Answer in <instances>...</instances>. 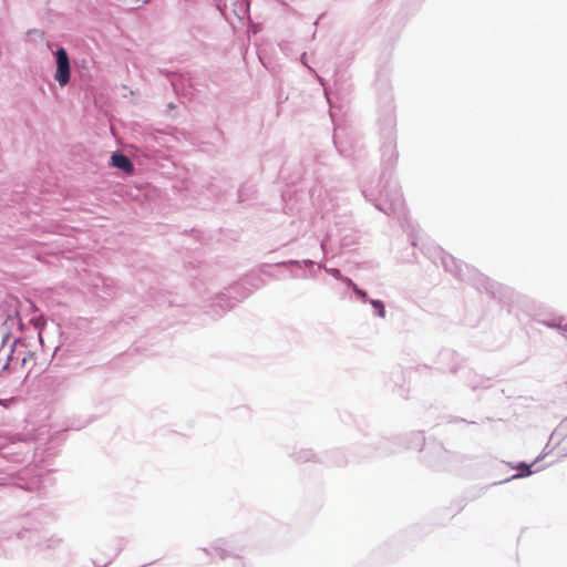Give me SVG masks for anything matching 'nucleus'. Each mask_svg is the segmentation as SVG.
<instances>
[{"label":"nucleus","mask_w":567,"mask_h":567,"mask_svg":"<svg viewBox=\"0 0 567 567\" xmlns=\"http://www.w3.org/2000/svg\"><path fill=\"white\" fill-rule=\"evenodd\" d=\"M207 192L209 194H213V195H216V192H215V185L213 183H210L208 186H207Z\"/></svg>","instance_id":"nucleus-31"},{"label":"nucleus","mask_w":567,"mask_h":567,"mask_svg":"<svg viewBox=\"0 0 567 567\" xmlns=\"http://www.w3.org/2000/svg\"><path fill=\"white\" fill-rule=\"evenodd\" d=\"M16 343L17 340L11 344L10 351L8 353H3L0 355V375L10 370V362L12 360Z\"/></svg>","instance_id":"nucleus-18"},{"label":"nucleus","mask_w":567,"mask_h":567,"mask_svg":"<svg viewBox=\"0 0 567 567\" xmlns=\"http://www.w3.org/2000/svg\"><path fill=\"white\" fill-rule=\"evenodd\" d=\"M417 245H419V239H417V238H415V237H414V238H412V240H411V246H412L413 248H415V247H417Z\"/></svg>","instance_id":"nucleus-34"},{"label":"nucleus","mask_w":567,"mask_h":567,"mask_svg":"<svg viewBox=\"0 0 567 567\" xmlns=\"http://www.w3.org/2000/svg\"><path fill=\"white\" fill-rule=\"evenodd\" d=\"M316 265L318 266V269H323L324 270V267H327L323 262H318Z\"/></svg>","instance_id":"nucleus-35"},{"label":"nucleus","mask_w":567,"mask_h":567,"mask_svg":"<svg viewBox=\"0 0 567 567\" xmlns=\"http://www.w3.org/2000/svg\"><path fill=\"white\" fill-rule=\"evenodd\" d=\"M561 320H563V318H557V319H551V320H545V321H543V323L549 328H560L565 333H567V324L561 326L560 324Z\"/></svg>","instance_id":"nucleus-25"},{"label":"nucleus","mask_w":567,"mask_h":567,"mask_svg":"<svg viewBox=\"0 0 567 567\" xmlns=\"http://www.w3.org/2000/svg\"><path fill=\"white\" fill-rule=\"evenodd\" d=\"M249 295L250 290L245 287L244 282H236L224 292L218 293L210 305V308L220 316L234 308L237 302L244 300Z\"/></svg>","instance_id":"nucleus-5"},{"label":"nucleus","mask_w":567,"mask_h":567,"mask_svg":"<svg viewBox=\"0 0 567 567\" xmlns=\"http://www.w3.org/2000/svg\"><path fill=\"white\" fill-rule=\"evenodd\" d=\"M43 514L50 515V513L41 506L10 522L11 529L14 530L17 537L24 540L28 547L38 550L51 549L61 544V538L58 536L45 537L41 534L43 523L41 516Z\"/></svg>","instance_id":"nucleus-3"},{"label":"nucleus","mask_w":567,"mask_h":567,"mask_svg":"<svg viewBox=\"0 0 567 567\" xmlns=\"http://www.w3.org/2000/svg\"><path fill=\"white\" fill-rule=\"evenodd\" d=\"M436 450L440 456L445 457L446 451L442 446H437Z\"/></svg>","instance_id":"nucleus-32"},{"label":"nucleus","mask_w":567,"mask_h":567,"mask_svg":"<svg viewBox=\"0 0 567 567\" xmlns=\"http://www.w3.org/2000/svg\"><path fill=\"white\" fill-rule=\"evenodd\" d=\"M342 284H344V286L351 290H353L355 287H358V285L349 277H346L343 276L342 279L340 280Z\"/></svg>","instance_id":"nucleus-28"},{"label":"nucleus","mask_w":567,"mask_h":567,"mask_svg":"<svg viewBox=\"0 0 567 567\" xmlns=\"http://www.w3.org/2000/svg\"><path fill=\"white\" fill-rule=\"evenodd\" d=\"M166 76L169 80V83L176 94L181 92H185L186 87L190 85L189 79L183 74H178L175 72H165Z\"/></svg>","instance_id":"nucleus-12"},{"label":"nucleus","mask_w":567,"mask_h":567,"mask_svg":"<svg viewBox=\"0 0 567 567\" xmlns=\"http://www.w3.org/2000/svg\"><path fill=\"white\" fill-rule=\"evenodd\" d=\"M423 254L432 260L434 265H441L445 271L453 275L461 281H466L474 286L480 291H485L493 298H499L504 289L497 282L492 281L489 278L481 274L477 269L456 260L452 255L444 251L441 247L435 245H427L422 248Z\"/></svg>","instance_id":"nucleus-2"},{"label":"nucleus","mask_w":567,"mask_h":567,"mask_svg":"<svg viewBox=\"0 0 567 567\" xmlns=\"http://www.w3.org/2000/svg\"><path fill=\"white\" fill-rule=\"evenodd\" d=\"M292 277L293 278H306V272L305 271L296 272V274H292Z\"/></svg>","instance_id":"nucleus-33"},{"label":"nucleus","mask_w":567,"mask_h":567,"mask_svg":"<svg viewBox=\"0 0 567 567\" xmlns=\"http://www.w3.org/2000/svg\"><path fill=\"white\" fill-rule=\"evenodd\" d=\"M264 275L270 276L265 269H262Z\"/></svg>","instance_id":"nucleus-37"},{"label":"nucleus","mask_w":567,"mask_h":567,"mask_svg":"<svg viewBox=\"0 0 567 567\" xmlns=\"http://www.w3.org/2000/svg\"><path fill=\"white\" fill-rule=\"evenodd\" d=\"M8 339H9V333L3 334L2 341H1V344H0V355L3 354L2 350H3V347H4V344H6Z\"/></svg>","instance_id":"nucleus-30"},{"label":"nucleus","mask_w":567,"mask_h":567,"mask_svg":"<svg viewBox=\"0 0 567 567\" xmlns=\"http://www.w3.org/2000/svg\"><path fill=\"white\" fill-rule=\"evenodd\" d=\"M352 292H353L355 299L362 303H368L371 300L368 292L364 289L360 288L359 286L355 287L352 290Z\"/></svg>","instance_id":"nucleus-23"},{"label":"nucleus","mask_w":567,"mask_h":567,"mask_svg":"<svg viewBox=\"0 0 567 567\" xmlns=\"http://www.w3.org/2000/svg\"><path fill=\"white\" fill-rule=\"evenodd\" d=\"M333 207L334 205L331 199L329 200V203H326V199H322V203L320 204V209L323 216L328 215V213L331 212Z\"/></svg>","instance_id":"nucleus-27"},{"label":"nucleus","mask_w":567,"mask_h":567,"mask_svg":"<svg viewBox=\"0 0 567 567\" xmlns=\"http://www.w3.org/2000/svg\"><path fill=\"white\" fill-rule=\"evenodd\" d=\"M354 244V236L350 230L341 231L338 226L331 227L326 237L321 240L320 247L324 255H328L329 250L334 249V246L341 248H348Z\"/></svg>","instance_id":"nucleus-7"},{"label":"nucleus","mask_w":567,"mask_h":567,"mask_svg":"<svg viewBox=\"0 0 567 567\" xmlns=\"http://www.w3.org/2000/svg\"><path fill=\"white\" fill-rule=\"evenodd\" d=\"M463 359L454 351L444 349L439 352L435 361L436 369L441 372L456 373L463 368Z\"/></svg>","instance_id":"nucleus-10"},{"label":"nucleus","mask_w":567,"mask_h":567,"mask_svg":"<svg viewBox=\"0 0 567 567\" xmlns=\"http://www.w3.org/2000/svg\"><path fill=\"white\" fill-rule=\"evenodd\" d=\"M372 306L373 308V315L378 318H384L385 317V313H386V310H385V305L382 300L380 299H372L368 302Z\"/></svg>","instance_id":"nucleus-19"},{"label":"nucleus","mask_w":567,"mask_h":567,"mask_svg":"<svg viewBox=\"0 0 567 567\" xmlns=\"http://www.w3.org/2000/svg\"><path fill=\"white\" fill-rule=\"evenodd\" d=\"M543 457L542 456H538L535 462L530 463V464H527L525 462H518L516 465H513L512 467L513 468H516L518 471V473L512 475L509 478L505 480V481H502L501 483L503 482H507V481H512V480H516V478H520V477H527L529 475H532L534 473V471L532 470V466L537 463L539 460H542Z\"/></svg>","instance_id":"nucleus-13"},{"label":"nucleus","mask_w":567,"mask_h":567,"mask_svg":"<svg viewBox=\"0 0 567 567\" xmlns=\"http://www.w3.org/2000/svg\"><path fill=\"white\" fill-rule=\"evenodd\" d=\"M557 432H560L563 434H566L567 433V417L560 422L558 429H557Z\"/></svg>","instance_id":"nucleus-29"},{"label":"nucleus","mask_w":567,"mask_h":567,"mask_svg":"<svg viewBox=\"0 0 567 567\" xmlns=\"http://www.w3.org/2000/svg\"><path fill=\"white\" fill-rule=\"evenodd\" d=\"M32 441L12 440L8 444L0 445V455L10 463H23L33 460Z\"/></svg>","instance_id":"nucleus-6"},{"label":"nucleus","mask_w":567,"mask_h":567,"mask_svg":"<svg viewBox=\"0 0 567 567\" xmlns=\"http://www.w3.org/2000/svg\"><path fill=\"white\" fill-rule=\"evenodd\" d=\"M110 163L113 167L118 168L125 173H132L134 171V164L130 157L118 151L111 155Z\"/></svg>","instance_id":"nucleus-11"},{"label":"nucleus","mask_w":567,"mask_h":567,"mask_svg":"<svg viewBox=\"0 0 567 567\" xmlns=\"http://www.w3.org/2000/svg\"><path fill=\"white\" fill-rule=\"evenodd\" d=\"M233 12L240 20L249 18L250 3L248 0H236L233 3Z\"/></svg>","instance_id":"nucleus-15"},{"label":"nucleus","mask_w":567,"mask_h":567,"mask_svg":"<svg viewBox=\"0 0 567 567\" xmlns=\"http://www.w3.org/2000/svg\"><path fill=\"white\" fill-rule=\"evenodd\" d=\"M204 553L207 555H213L215 553L221 560L227 558H236L241 559L244 547L237 545L234 540L229 539H217L215 540L209 548H202Z\"/></svg>","instance_id":"nucleus-8"},{"label":"nucleus","mask_w":567,"mask_h":567,"mask_svg":"<svg viewBox=\"0 0 567 567\" xmlns=\"http://www.w3.org/2000/svg\"><path fill=\"white\" fill-rule=\"evenodd\" d=\"M254 193H255V188L252 185H243L238 189V202L243 203V202L247 200L250 197V195Z\"/></svg>","instance_id":"nucleus-22"},{"label":"nucleus","mask_w":567,"mask_h":567,"mask_svg":"<svg viewBox=\"0 0 567 567\" xmlns=\"http://www.w3.org/2000/svg\"><path fill=\"white\" fill-rule=\"evenodd\" d=\"M411 444L409 445L410 449L421 450L425 437L423 435V432H415L411 434Z\"/></svg>","instance_id":"nucleus-21"},{"label":"nucleus","mask_w":567,"mask_h":567,"mask_svg":"<svg viewBox=\"0 0 567 567\" xmlns=\"http://www.w3.org/2000/svg\"><path fill=\"white\" fill-rule=\"evenodd\" d=\"M454 421H458V419H455ZM460 421H462V422H466V423H467V421H466V420H464V419H460ZM474 423H475L474 421L468 422V424H474Z\"/></svg>","instance_id":"nucleus-36"},{"label":"nucleus","mask_w":567,"mask_h":567,"mask_svg":"<svg viewBox=\"0 0 567 567\" xmlns=\"http://www.w3.org/2000/svg\"><path fill=\"white\" fill-rule=\"evenodd\" d=\"M379 123L382 174L375 186L363 185L361 192L367 200L386 216L402 218L405 216L404 199L398 183L392 179V169L396 164L399 153L395 134L396 120L391 101L385 106Z\"/></svg>","instance_id":"nucleus-1"},{"label":"nucleus","mask_w":567,"mask_h":567,"mask_svg":"<svg viewBox=\"0 0 567 567\" xmlns=\"http://www.w3.org/2000/svg\"><path fill=\"white\" fill-rule=\"evenodd\" d=\"M467 374H468V380L466 381L467 385L470 388H472L473 390H475L480 386H487L486 383L488 382V379H483L481 377L478 378L477 375L473 374L472 371H468Z\"/></svg>","instance_id":"nucleus-20"},{"label":"nucleus","mask_w":567,"mask_h":567,"mask_svg":"<svg viewBox=\"0 0 567 567\" xmlns=\"http://www.w3.org/2000/svg\"><path fill=\"white\" fill-rule=\"evenodd\" d=\"M291 457L299 463L321 462L319 456L310 449H300L299 451L291 453Z\"/></svg>","instance_id":"nucleus-14"},{"label":"nucleus","mask_w":567,"mask_h":567,"mask_svg":"<svg viewBox=\"0 0 567 567\" xmlns=\"http://www.w3.org/2000/svg\"><path fill=\"white\" fill-rule=\"evenodd\" d=\"M55 59V73L54 80L60 84V86H65L69 84L71 79V64L68 51L63 47H59L53 52Z\"/></svg>","instance_id":"nucleus-9"},{"label":"nucleus","mask_w":567,"mask_h":567,"mask_svg":"<svg viewBox=\"0 0 567 567\" xmlns=\"http://www.w3.org/2000/svg\"><path fill=\"white\" fill-rule=\"evenodd\" d=\"M315 265H316V262L311 259H303V260L289 259V260L276 262L274 266L275 267H286V268H290V267L300 268L301 266H306V267L312 268Z\"/></svg>","instance_id":"nucleus-16"},{"label":"nucleus","mask_w":567,"mask_h":567,"mask_svg":"<svg viewBox=\"0 0 567 567\" xmlns=\"http://www.w3.org/2000/svg\"><path fill=\"white\" fill-rule=\"evenodd\" d=\"M341 132H343V130H340V128L334 130V135H333L334 146L341 155H343L346 157H350L351 154L349 153L347 143L341 140Z\"/></svg>","instance_id":"nucleus-17"},{"label":"nucleus","mask_w":567,"mask_h":567,"mask_svg":"<svg viewBox=\"0 0 567 567\" xmlns=\"http://www.w3.org/2000/svg\"><path fill=\"white\" fill-rule=\"evenodd\" d=\"M324 271L332 276L333 278H336L337 280H341L343 275L341 274V270L338 269V268H330V267H324Z\"/></svg>","instance_id":"nucleus-26"},{"label":"nucleus","mask_w":567,"mask_h":567,"mask_svg":"<svg viewBox=\"0 0 567 567\" xmlns=\"http://www.w3.org/2000/svg\"><path fill=\"white\" fill-rule=\"evenodd\" d=\"M8 476L4 484L17 486L30 493L43 495L45 489L53 485L52 477L49 473H44L42 467L34 464H28L23 468H8Z\"/></svg>","instance_id":"nucleus-4"},{"label":"nucleus","mask_w":567,"mask_h":567,"mask_svg":"<svg viewBox=\"0 0 567 567\" xmlns=\"http://www.w3.org/2000/svg\"><path fill=\"white\" fill-rule=\"evenodd\" d=\"M27 38L29 41H41L44 38V32L39 29H31L27 32Z\"/></svg>","instance_id":"nucleus-24"}]
</instances>
